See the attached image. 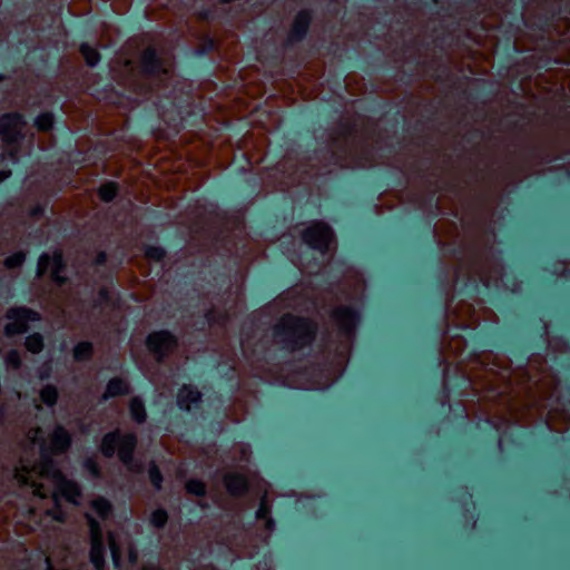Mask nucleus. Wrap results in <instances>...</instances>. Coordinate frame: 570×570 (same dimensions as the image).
<instances>
[{"instance_id": "c85d7f7f", "label": "nucleus", "mask_w": 570, "mask_h": 570, "mask_svg": "<svg viewBox=\"0 0 570 570\" xmlns=\"http://www.w3.org/2000/svg\"><path fill=\"white\" fill-rule=\"evenodd\" d=\"M6 364L8 366H11L13 368H19L20 365H21V360H20V355L17 351L12 350L10 352H8V354L6 355Z\"/></svg>"}, {"instance_id": "a211bd4d", "label": "nucleus", "mask_w": 570, "mask_h": 570, "mask_svg": "<svg viewBox=\"0 0 570 570\" xmlns=\"http://www.w3.org/2000/svg\"><path fill=\"white\" fill-rule=\"evenodd\" d=\"M90 507L94 513L97 514L101 520L107 519L111 513V504L104 498L94 499L90 502Z\"/></svg>"}, {"instance_id": "f3484780", "label": "nucleus", "mask_w": 570, "mask_h": 570, "mask_svg": "<svg viewBox=\"0 0 570 570\" xmlns=\"http://www.w3.org/2000/svg\"><path fill=\"white\" fill-rule=\"evenodd\" d=\"M129 410L132 420L137 423H144L146 421L147 413L144 403L139 397L135 396L130 400Z\"/></svg>"}, {"instance_id": "412c9836", "label": "nucleus", "mask_w": 570, "mask_h": 570, "mask_svg": "<svg viewBox=\"0 0 570 570\" xmlns=\"http://www.w3.org/2000/svg\"><path fill=\"white\" fill-rule=\"evenodd\" d=\"M40 399L46 405L53 406L58 399L57 389L52 385H46L40 391Z\"/></svg>"}, {"instance_id": "e433bc0d", "label": "nucleus", "mask_w": 570, "mask_h": 570, "mask_svg": "<svg viewBox=\"0 0 570 570\" xmlns=\"http://www.w3.org/2000/svg\"><path fill=\"white\" fill-rule=\"evenodd\" d=\"M10 174H11L10 170H8V171H6V170L0 171V183L3 181L4 179H7L10 176Z\"/></svg>"}, {"instance_id": "cd10ccee", "label": "nucleus", "mask_w": 570, "mask_h": 570, "mask_svg": "<svg viewBox=\"0 0 570 570\" xmlns=\"http://www.w3.org/2000/svg\"><path fill=\"white\" fill-rule=\"evenodd\" d=\"M23 262H24V254L16 253L6 258L4 265L8 268H16V267L21 266Z\"/></svg>"}, {"instance_id": "6ab92c4d", "label": "nucleus", "mask_w": 570, "mask_h": 570, "mask_svg": "<svg viewBox=\"0 0 570 570\" xmlns=\"http://www.w3.org/2000/svg\"><path fill=\"white\" fill-rule=\"evenodd\" d=\"M80 51L89 67L97 66L100 60V55L96 48L89 46L88 43H82Z\"/></svg>"}, {"instance_id": "2f4dec72", "label": "nucleus", "mask_w": 570, "mask_h": 570, "mask_svg": "<svg viewBox=\"0 0 570 570\" xmlns=\"http://www.w3.org/2000/svg\"><path fill=\"white\" fill-rule=\"evenodd\" d=\"M108 539H109V548H110V552H111V557H112V561H114V564L116 567H119V562H120V550L119 548L117 547L115 540H114V537L112 534H109L108 535Z\"/></svg>"}, {"instance_id": "393cba45", "label": "nucleus", "mask_w": 570, "mask_h": 570, "mask_svg": "<svg viewBox=\"0 0 570 570\" xmlns=\"http://www.w3.org/2000/svg\"><path fill=\"white\" fill-rule=\"evenodd\" d=\"M167 520L168 514L163 509L155 510L150 515V523L158 529L164 528L167 523Z\"/></svg>"}, {"instance_id": "f704fd0d", "label": "nucleus", "mask_w": 570, "mask_h": 570, "mask_svg": "<svg viewBox=\"0 0 570 570\" xmlns=\"http://www.w3.org/2000/svg\"><path fill=\"white\" fill-rule=\"evenodd\" d=\"M128 558L131 564H135L138 560V552L132 546L129 547Z\"/></svg>"}, {"instance_id": "dca6fc26", "label": "nucleus", "mask_w": 570, "mask_h": 570, "mask_svg": "<svg viewBox=\"0 0 570 570\" xmlns=\"http://www.w3.org/2000/svg\"><path fill=\"white\" fill-rule=\"evenodd\" d=\"M118 432H110L104 436L100 450L104 453V455H106L107 458H111L116 453V451L118 452Z\"/></svg>"}, {"instance_id": "4c0bfd02", "label": "nucleus", "mask_w": 570, "mask_h": 570, "mask_svg": "<svg viewBox=\"0 0 570 570\" xmlns=\"http://www.w3.org/2000/svg\"><path fill=\"white\" fill-rule=\"evenodd\" d=\"M345 314H348V309H346V308H338V309L335 311V315L337 317H340L342 315H345Z\"/></svg>"}, {"instance_id": "72a5a7b5", "label": "nucleus", "mask_w": 570, "mask_h": 570, "mask_svg": "<svg viewBox=\"0 0 570 570\" xmlns=\"http://www.w3.org/2000/svg\"><path fill=\"white\" fill-rule=\"evenodd\" d=\"M85 468L94 475H98V465L92 459H87L85 461Z\"/></svg>"}, {"instance_id": "f03ea898", "label": "nucleus", "mask_w": 570, "mask_h": 570, "mask_svg": "<svg viewBox=\"0 0 570 570\" xmlns=\"http://www.w3.org/2000/svg\"><path fill=\"white\" fill-rule=\"evenodd\" d=\"M316 332L315 325L302 317L283 316L274 327V337L287 348L294 351L312 343Z\"/></svg>"}, {"instance_id": "a19ab883", "label": "nucleus", "mask_w": 570, "mask_h": 570, "mask_svg": "<svg viewBox=\"0 0 570 570\" xmlns=\"http://www.w3.org/2000/svg\"><path fill=\"white\" fill-rule=\"evenodd\" d=\"M272 524H273V521L269 519V520L267 521V528H268V529H271V528H272Z\"/></svg>"}, {"instance_id": "4468645a", "label": "nucleus", "mask_w": 570, "mask_h": 570, "mask_svg": "<svg viewBox=\"0 0 570 570\" xmlns=\"http://www.w3.org/2000/svg\"><path fill=\"white\" fill-rule=\"evenodd\" d=\"M311 17L308 12L301 11L295 17V20L293 22V27L289 33L291 40H299L305 36L308 26H309Z\"/></svg>"}, {"instance_id": "a878e982", "label": "nucleus", "mask_w": 570, "mask_h": 570, "mask_svg": "<svg viewBox=\"0 0 570 570\" xmlns=\"http://www.w3.org/2000/svg\"><path fill=\"white\" fill-rule=\"evenodd\" d=\"M186 490L190 494H195L197 497H203L206 493V487L204 482L199 480H189L186 483Z\"/></svg>"}, {"instance_id": "f257e3e1", "label": "nucleus", "mask_w": 570, "mask_h": 570, "mask_svg": "<svg viewBox=\"0 0 570 570\" xmlns=\"http://www.w3.org/2000/svg\"><path fill=\"white\" fill-rule=\"evenodd\" d=\"M14 476L20 485L29 487L35 495L46 498L51 494L57 502L60 494L73 504L79 503V487L67 480L51 461L32 468L22 464L16 470Z\"/></svg>"}, {"instance_id": "c756f323", "label": "nucleus", "mask_w": 570, "mask_h": 570, "mask_svg": "<svg viewBox=\"0 0 570 570\" xmlns=\"http://www.w3.org/2000/svg\"><path fill=\"white\" fill-rule=\"evenodd\" d=\"M145 254L149 259L156 262H159L165 257V250L160 247L150 246L146 249Z\"/></svg>"}, {"instance_id": "0eeeda50", "label": "nucleus", "mask_w": 570, "mask_h": 570, "mask_svg": "<svg viewBox=\"0 0 570 570\" xmlns=\"http://www.w3.org/2000/svg\"><path fill=\"white\" fill-rule=\"evenodd\" d=\"M63 268L62 256L58 253H55L52 256L43 254L38 261V275L41 276L49 272L51 278L59 285L65 282V277L60 275Z\"/></svg>"}, {"instance_id": "f8f14e48", "label": "nucleus", "mask_w": 570, "mask_h": 570, "mask_svg": "<svg viewBox=\"0 0 570 570\" xmlns=\"http://www.w3.org/2000/svg\"><path fill=\"white\" fill-rule=\"evenodd\" d=\"M224 484L227 492L233 497H239L246 493L248 489L247 478L237 472H228L224 475Z\"/></svg>"}, {"instance_id": "423d86ee", "label": "nucleus", "mask_w": 570, "mask_h": 570, "mask_svg": "<svg viewBox=\"0 0 570 570\" xmlns=\"http://www.w3.org/2000/svg\"><path fill=\"white\" fill-rule=\"evenodd\" d=\"M118 456L120 461L128 468V470L132 472H140L142 470V464L135 461L132 458V452L137 444L136 435L131 433L120 435L118 433Z\"/></svg>"}, {"instance_id": "58836bf2", "label": "nucleus", "mask_w": 570, "mask_h": 570, "mask_svg": "<svg viewBox=\"0 0 570 570\" xmlns=\"http://www.w3.org/2000/svg\"><path fill=\"white\" fill-rule=\"evenodd\" d=\"M142 570H163V569H160V568H158L156 566H146V567H144Z\"/></svg>"}, {"instance_id": "7c9ffc66", "label": "nucleus", "mask_w": 570, "mask_h": 570, "mask_svg": "<svg viewBox=\"0 0 570 570\" xmlns=\"http://www.w3.org/2000/svg\"><path fill=\"white\" fill-rule=\"evenodd\" d=\"M149 478L156 489H160L163 476L158 468L153 463L149 468Z\"/></svg>"}, {"instance_id": "9b49d317", "label": "nucleus", "mask_w": 570, "mask_h": 570, "mask_svg": "<svg viewBox=\"0 0 570 570\" xmlns=\"http://www.w3.org/2000/svg\"><path fill=\"white\" fill-rule=\"evenodd\" d=\"M71 444L70 433L61 425L55 428L50 435L49 452L62 453L66 452Z\"/></svg>"}, {"instance_id": "6e6552de", "label": "nucleus", "mask_w": 570, "mask_h": 570, "mask_svg": "<svg viewBox=\"0 0 570 570\" xmlns=\"http://www.w3.org/2000/svg\"><path fill=\"white\" fill-rule=\"evenodd\" d=\"M147 346L160 360L175 348L176 340L169 332H155L148 336Z\"/></svg>"}, {"instance_id": "ea45409f", "label": "nucleus", "mask_w": 570, "mask_h": 570, "mask_svg": "<svg viewBox=\"0 0 570 570\" xmlns=\"http://www.w3.org/2000/svg\"><path fill=\"white\" fill-rule=\"evenodd\" d=\"M40 213H41V209H40V208H37V209H35V210H33V213H32V214H33V215H38V214H40Z\"/></svg>"}, {"instance_id": "473e14b6", "label": "nucleus", "mask_w": 570, "mask_h": 570, "mask_svg": "<svg viewBox=\"0 0 570 570\" xmlns=\"http://www.w3.org/2000/svg\"><path fill=\"white\" fill-rule=\"evenodd\" d=\"M46 514L59 522H62L65 520L62 511L58 508H56L55 510H47Z\"/></svg>"}, {"instance_id": "39448f33", "label": "nucleus", "mask_w": 570, "mask_h": 570, "mask_svg": "<svg viewBox=\"0 0 570 570\" xmlns=\"http://www.w3.org/2000/svg\"><path fill=\"white\" fill-rule=\"evenodd\" d=\"M333 238L331 228L321 222L312 224L303 233L304 242L312 248L324 253Z\"/></svg>"}, {"instance_id": "79ce46f5", "label": "nucleus", "mask_w": 570, "mask_h": 570, "mask_svg": "<svg viewBox=\"0 0 570 570\" xmlns=\"http://www.w3.org/2000/svg\"><path fill=\"white\" fill-rule=\"evenodd\" d=\"M104 259H105V254H101V255L99 256V262H102Z\"/></svg>"}, {"instance_id": "c9c22d12", "label": "nucleus", "mask_w": 570, "mask_h": 570, "mask_svg": "<svg viewBox=\"0 0 570 570\" xmlns=\"http://www.w3.org/2000/svg\"><path fill=\"white\" fill-rule=\"evenodd\" d=\"M267 514H268V509L265 505V503L262 502L259 509L256 512V515H257V518L263 519V518H267Z\"/></svg>"}, {"instance_id": "aec40b11", "label": "nucleus", "mask_w": 570, "mask_h": 570, "mask_svg": "<svg viewBox=\"0 0 570 570\" xmlns=\"http://www.w3.org/2000/svg\"><path fill=\"white\" fill-rule=\"evenodd\" d=\"M24 346L33 354L40 353L43 348V338L39 333L31 334L26 338Z\"/></svg>"}, {"instance_id": "7ed1b4c3", "label": "nucleus", "mask_w": 570, "mask_h": 570, "mask_svg": "<svg viewBox=\"0 0 570 570\" xmlns=\"http://www.w3.org/2000/svg\"><path fill=\"white\" fill-rule=\"evenodd\" d=\"M6 318L8 323L4 326V334L13 336L27 332L29 322L39 321L40 315L27 307H11L7 311Z\"/></svg>"}, {"instance_id": "ddd939ff", "label": "nucleus", "mask_w": 570, "mask_h": 570, "mask_svg": "<svg viewBox=\"0 0 570 570\" xmlns=\"http://www.w3.org/2000/svg\"><path fill=\"white\" fill-rule=\"evenodd\" d=\"M202 401V393L191 385H184L178 391L177 404L180 409L189 411L193 406H197Z\"/></svg>"}, {"instance_id": "4be33fe9", "label": "nucleus", "mask_w": 570, "mask_h": 570, "mask_svg": "<svg viewBox=\"0 0 570 570\" xmlns=\"http://www.w3.org/2000/svg\"><path fill=\"white\" fill-rule=\"evenodd\" d=\"M92 345L88 342H81L73 348V357L77 361H85L91 356Z\"/></svg>"}, {"instance_id": "1a4fd4ad", "label": "nucleus", "mask_w": 570, "mask_h": 570, "mask_svg": "<svg viewBox=\"0 0 570 570\" xmlns=\"http://www.w3.org/2000/svg\"><path fill=\"white\" fill-rule=\"evenodd\" d=\"M141 69L146 75L158 76L160 73H168L170 63L163 60L156 55L151 48L146 49L141 55Z\"/></svg>"}, {"instance_id": "bb28decb", "label": "nucleus", "mask_w": 570, "mask_h": 570, "mask_svg": "<svg viewBox=\"0 0 570 570\" xmlns=\"http://www.w3.org/2000/svg\"><path fill=\"white\" fill-rule=\"evenodd\" d=\"M117 194V187L115 184L109 183L100 187L99 196L105 202H110L115 198Z\"/></svg>"}, {"instance_id": "20e7f679", "label": "nucleus", "mask_w": 570, "mask_h": 570, "mask_svg": "<svg viewBox=\"0 0 570 570\" xmlns=\"http://www.w3.org/2000/svg\"><path fill=\"white\" fill-rule=\"evenodd\" d=\"M89 530H90V561L96 570H104L105 568V547L102 540V531L98 521L91 513L86 514Z\"/></svg>"}, {"instance_id": "9d476101", "label": "nucleus", "mask_w": 570, "mask_h": 570, "mask_svg": "<svg viewBox=\"0 0 570 570\" xmlns=\"http://www.w3.org/2000/svg\"><path fill=\"white\" fill-rule=\"evenodd\" d=\"M24 121L18 114H8L0 117V135L6 140H13L22 130Z\"/></svg>"}, {"instance_id": "5701e85b", "label": "nucleus", "mask_w": 570, "mask_h": 570, "mask_svg": "<svg viewBox=\"0 0 570 570\" xmlns=\"http://www.w3.org/2000/svg\"><path fill=\"white\" fill-rule=\"evenodd\" d=\"M35 125L39 130L47 131L50 130L53 126V116L50 112H43L39 115L36 120Z\"/></svg>"}, {"instance_id": "b1692460", "label": "nucleus", "mask_w": 570, "mask_h": 570, "mask_svg": "<svg viewBox=\"0 0 570 570\" xmlns=\"http://www.w3.org/2000/svg\"><path fill=\"white\" fill-rule=\"evenodd\" d=\"M27 438L28 440L30 441L31 444H38L41 452H46V446H45V439H43V432L41 429L39 428H36V429H31L29 430L28 434H27Z\"/></svg>"}, {"instance_id": "2eb2a0df", "label": "nucleus", "mask_w": 570, "mask_h": 570, "mask_svg": "<svg viewBox=\"0 0 570 570\" xmlns=\"http://www.w3.org/2000/svg\"><path fill=\"white\" fill-rule=\"evenodd\" d=\"M129 392L130 387L127 381L120 377H114L108 382L102 399L107 400L109 397L127 395Z\"/></svg>"}]
</instances>
